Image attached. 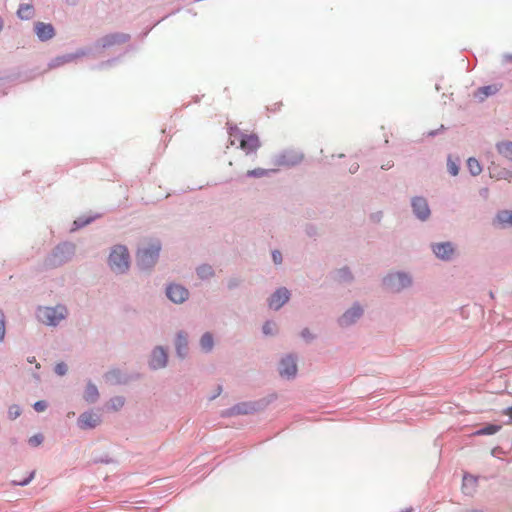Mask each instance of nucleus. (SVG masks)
Listing matches in <instances>:
<instances>
[{
  "label": "nucleus",
  "mask_w": 512,
  "mask_h": 512,
  "mask_svg": "<svg viewBox=\"0 0 512 512\" xmlns=\"http://www.w3.org/2000/svg\"><path fill=\"white\" fill-rule=\"evenodd\" d=\"M277 399L276 393H271L266 397L255 401H243L222 411L223 417H232L237 415H249L265 410L271 403Z\"/></svg>",
  "instance_id": "nucleus-1"
},
{
  "label": "nucleus",
  "mask_w": 512,
  "mask_h": 512,
  "mask_svg": "<svg viewBox=\"0 0 512 512\" xmlns=\"http://www.w3.org/2000/svg\"><path fill=\"white\" fill-rule=\"evenodd\" d=\"M162 244L159 240L150 242L147 246L138 248L136 253V265L141 271H151L156 265Z\"/></svg>",
  "instance_id": "nucleus-2"
},
{
  "label": "nucleus",
  "mask_w": 512,
  "mask_h": 512,
  "mask_svg": "<svg viewBox=\"0 0 512 512\" xmlns=\"http://www.w3.org/2000/svg\"><path fill=\"white\" fill-rule=\"evenodd\" d=\"M76 246L72 242L64 241L57 244L45 259L49 268H57L67 263L75 254Z\"/></svg>",
  "instance_id": "nucleus-3"
},
{
  "label": "nucleus",
  "mask_w": 512,
  "mask_h": 512,
  "mask_svg": "<svg viewBox=\"0 0 512 512\" xmlns=\"http://www.w3.org/2000/svg\"><path fill=\"white\" fill-rule=\"evenodd\" d=\"M67 315L68 311L64 305L39 306L35 312L37 320L50 327L58 326L61 320L66 319Z\"/></svg>",
  "instance_id": "nucleus-4"
},
{
  "label": "nucleus",
  "mask_w": 512,
  "mask_h": 512,
  "mask_svg": "<svg viewBox=\"0 0 512 512\" xmlns=\"http://www.w3.org/2000/svg\"><path fill=\"white\" fill-rule=\"evenodd\" d=\"M108 266L116 274H126L130 268V254L125 245H115L108 256Z\"/></svg>",
  "instance_id": "nucleus-5"
},
{
  "label": "nucleus",
  "mask_w": 512,
  "mask_h": 512,
  "mask_svg": "<svg viewBox=\"0 0 512 512\" xmlns=\"http://www.w3.org/2000/svg\"><path fill=\"white\" fill-rule=\"evenodd\" d=\"M382 286L392 293H400L412 286V276L405 271L390 272L382 278Z\"/></svg>",
  "instance_id": "nucleus-6"
},
{
  "label": "nucleus",
  "mask_w": 512,
  "mask_h": 512,
  "mask_svg": "<svg viewBox=\"0 0 512 512\" xmlns=\"http://www.w3.org/2000/svg\"><path fill=\"white\" fill-rule=\"evenodd\" d=\"M304 159V154L295 149H285L272 158V163L278 167H294Z\"/></svg>",
  "instance_id": "nucleus-7"
},
{
  "label": "nucleus",
  "mask_w": 512,
  "mask_h": 512,
  "mask_svg": "<svg viewBox=\"0 0 512 512\" xmlns=\"http://www.w3.org/2000/svg\"><path fill=\"white\" fill-rule=\"evenodd\" d=\"M168 359V348L162 345H157L150 352L148 367L152 371L164 369L168 365Z\"/></svg>",
  "instance_id": "nucleus-8"
},
{
  "label": "nucleus",
  "mask_w": 512,
  "mask_h": 512,
  "mask_svg": "<svg viewBox=\"0 0 512 512\" xmlns=\"http://www.w3.org/2000/svg\"><path fill=\"white\" fill-rule=\"evenodd\" d=\"M104 380L110 385H126L140 378L139 373H127L120 368H112L104 374Z\"/></svg>",
  "instance_id": "nucleus-9"
},
{
  "label": "nucleus",
  "mask_w": 512,
  "mask_h": 512,
  "mask_svg": "<svg viewBox=\"0 0 512 512\" xmlns=\"http://www.w3.org/2000/svg\"><path fill=\"white\" fill-rule=\"evenodd\" d=\"M364 314V309L359 302H354L337 320L340 327L346 328L355 324Z\"/></svg>",
  "instance_id": "nucleus-10"
},
{
  "label": "nucleus",
  "mask_w": 512,
  "mask_h": 512,
  "mask_svg": "<svg viewBox=\"0 0 512 512\" xmlns=\"http://www.w3.org/2000/svg\"><path fill=\"white\" fill-rule=\"evenodd\" d=\"M131 36L127 33L114 32L106 34L94 42L95 48L106 49L114 45H120L127 43Z\"/></svg>",
  "instance_id": "nucleus-11"
},
{
  "label": "nucleus",
  "mask_w": 512,
  "mask_h": 512,
  "mask_svg": "<svg viewBox=\"0 0 512 512\" xmlns=\"http://www.w3.org/2000/svg\"><path fill=\"white\" fill-rule=\"evenodd\" d=\"M413 215L420 221L425 222L431 216V209L427 199L423 196H414L410 201Z\"/></svg>",
  "instance_id": "nucleus-12"
},
{
  "label": "nucleus",
  "mask_w": 512,
  "mask_h": 512,
  "mask_svg": "<svg viewBox=\"0 0 512 512\" xmlns=\"http://www.w3.org/2000/svg\"><path fill=\"white\" fill-rule=\"evenodd\" d=\"M278 372L281 377L286 379H293L297 374V356L294 354H287L282 357L279 365Z\"/></svg>",
  "instance_id": "nucleus-13"
},
{
  "label": "nucleus",
  "mask_w": 512,
  "mask_h": 512,
  "mask_svg": "<svg viewBox=\"0 0 512 512\" xmlns=\"http://www.w3.org/2000/svg\"><path fill=\"white\" fill-rule=\"evenodd\" d=\"M430 246L434 255L445 262L451 261L456 252L455 245L451 241L431 243Z\"/></svg>",
  "instance_id": "nucleus-14"
},
{
  "label": "nucleus",
  "mask_w": 512,
  "mask_h": 512,
  "mask_svg": "<svg viewBox=\"0 0 512 512\" xmlns=\"http://www.w3.org/2000/svg\"><path fill=\"white\" fill-rule=\"evenodd\" d=\"M91 51V48H79L75 52L56 56L50 60L48 67L51 69L58 68L66 63H70L78 58L89 55Z\"/></svg>",
  "instance_id": "nucleus-15"
},
{
  "label": "nucleus",
  "mask_w": 512,
  "mask_h": 512,
  "mask_svg": "<svg viewBox=\"0 0 512 512\" xmlns=\"http://www.w3.org/2000/svg\"><path fill=\"white\" fill-rule=\"evenodd\" d=\"M239 147L246 155L255 154L261 147V141L256 133H240Z\"/></svg>",
  "instance_id": "nucleus-16"
},
{
  "label": "nucleus",
  "mask_w": 512,
  "mask_h": 512,
  "mask_svg": "<svg viewBox=\"0 0 512 512\" xmlns=\"http://www.w3.org/2000/svg\"><path fill=\"white\" fill-rule=\"evenodd\" d=\"M102 422L101 415L93 410H86L77 419V426L81 430H92Z\"/></svg>",
  "instance_id": "nucleus-17"
},
{
  "label": "nucleus",
  "mask_w": 512,
  "mask_h": 512,
  "mask_svg": "<svg viewBox=\"0 0 512 512\" xmlns=\"http://www.w3.org/2000/svg\"><path fill=\"white\" fill-rule=\"evenodd\" d=\"M290 297L291 293L286 287H279L269 296L268 306L278 311L290 300Z\"/></svg>",
  "instance_id": "nucleus-18"
},
{
  "label": "nucleus",
  "mask_w": 512,
  "mask_h": 512,
  "mask_svg": "<svg viewBox=\"0 0 512 512\" xmlns=\"http://www.w3.org/2000/svg\"><path fill=\"white\" fill-rule=\"evenodd\" d=\"M166 296L171 302L181 304L188 299L189 291L180 284L170 283L166 287Z\"/></svg>",
  "instance_id": "nucleus-19"
},
{
  "label": "nucleus",
  "mask_w": 512,
  "mask_h": 512,
  "mask_svg": "<svg viewBox=\"0 0 512 512\" xmlns=\"http://www.w3.org/2000/svg\"><path fill=\"white\" fill-rule=\"evenodd\" d=\"M33 31L40 42H47L56 35V29L53 24L41 21L34 23Z\"/></svg>",
  "instance_id": "nucleus-20"
},
{
  "label": "nucleus",
  "mask_w": 512,
  "mask_h": 512,
  "mask_svg": "<svg viewBox=\"0 0 512 512\" xmlns=\"http://www.w3.org/2000/svg\"><path fill=\"white\" fill-rule=\"evenodd\" d=\"M188 335L183 330L177 332L175 337V352L179 359L184 360L189 353Z\"/></svg>",
  "instance_id": "nucleus-21"
},
{
  "label": "nucleus",
  "mask_w": 512,
  "mask_h": 512,
  "mask_svg": "<svg viewBox=\"0 0 512 512\" xmlns=\"http://www.w3.org/2000/svg\"><path fill=\"white\" fill-rule=\"evenodd\" d=\"M492 225L498 229L512 228V210H498L492 219Z\"/></svg>",
  "instance_id": "nucleus-22"
},
{
  "label": "nucleus",
  "mask_w": 512,
  "mask_h": 512,
  "mask_svg": "<svg viewBox=\"0 0 512 512\" xmlns=\"http://www.w3.org/2000/svg\"><path fill=\"white\" fill-rule=\"evenodd\" d=\"M501 89V85L493 83L489 85H483L479 87L475 93L474 96L477 98L480 102L484 101L486 98L493 96L497 94Z\"/></svg>",
  "instance_id": "nucleus-23"
},
{
  "label": "nucleus",
  "mask_w": 512,
  "mask_h": 512,
  "mask_svg": "<svg viewBox=\"0 0 512 512\" xmlns=\"http://www.w3.org/2000/svg\"><path fill=\"white\" fill-rule=\"evenodd\" d=\"M478 477L465 472L462 478V491L465 495H472L477 487Z\"/></svg>",
  "instance_id": "nucleus-24"
},
{
  "label": "nucleus",
  "mask_w": 512,
  "mask_h": 512,
  "mask_svg": "<svg viewBox=\"0 0 512 512\" xmlns=\"http://www.w3.org/2000/svg\"><path fill=\"white\" fill-rule=\"evenodd\" d=\"M83 399L89 403L94 404L99 399V391L97 386L89 380L83 393Z\"/></svg>",
  "instance_id": "nucleus-25"
},
{
  "label": "nucleus",
  "mask_w": 512,
  "mask_h": 512,
  "mask_svg": "<svg viewBox=\"0 0 512 512\" xmlns=\"http://www.w3.org/2000/svg\"><path fill=\"white\" fill-rule=\"evenodd\" d=\"M502 426L497 423H485L473 432L474 436H490L500 431Z\"/></svg>",
  "instance_id": "nucleus-26"
},
{
  "label": "nucleus",
  "mask_w": 512,
  "mask_h": 512,
  "mask_svg": "<svg viewBox=\"0 0 512 512\" xmlns=\"http://www.w3.org/2000/svg\"><path fill=\"white\" fill-rule=\"evenodd\" d=\"M17 17L21 20H30L35 14V9L31 3H21L16 12Z\"/></svg>",
  "instance_id": "nucleus-27"
},
{
  "label": "nucleus",
  "mask_w": 512,
  "mask_h": 512,
  "mask_svg": "<svg viewBox=\"0 0 512 512\" xmlns=\"http://www.w3.org/2000/svg\"><path fill=\"white\" fill-rule=\"evenodd\" d=\"M497 152L505 159L512 161V141L505 140L496 144Z\"/></svg>",
  "instance_id": "nucleus-28"
},
{
  "label": "nucleus",
  "mask_w": 512,
  "mask_h": 512,
  "mask_svg": "<svg viewBox=\"0 0 512 512\" xmlns=\"http://www.w3.org/2000/svg\"><path fill=\"white\" fill-rule=\"evenodd\" d=\"M489 173L492 178H495L497 180H510L512 179V171L506 168L501 167H492L489 168Z\"/></svg>",
  "instance_id": "nucleus-29"
},
{
  "label": "nucleus",
  "mask_w": 512,
  "mask_h": 512,
  "mask_svg": "<svg viewBox=\"0 0 512 512\" xmlns=\"http://www.w3.org/2000/svg\"><path fill=\"white\" fill-rule=\"evenodd\" d=\"M200 347L203 352L209 353L214 347V337L211 332H205L200 338Z\"/></svg>",
  "instance_id": "nucleus-30"
},
{
  "label": "nucleus",
  "mask_w": 512,
  "mask_h": 512,
  "mask_svg": "<svg viewBox=\"0 0 512 512\" xmlns=\"http://www.w3.org/2000/svg\"><path fill=\"white\" fill-rule=\"evenodd\" d=\"M277 172V169L254 168L246 172L248 178L269 177Z\"/></svg>",
  "instance_id": "nucleus-31"
},
{
  "label": "nucleus",
  "mask_w": 512,
  "mask_h": 512,
  "mask_svg": "<svg viewBox=\"0 0 512 512\" xmlns=\"http://www.w3.org/2000/svg\"><path fill=\"white\" fill-rule=\"evenodd\" d=\"M196 274L201 280H208L214 276V269L209 264H202L196 268Z\"/></svg>",
  "instance_id": "nucleus-32"
},
{
  "label": "nucleus",
  "mask_w": 512,
  "mask_h": 512,
  "mask_svg": "<svg viewBox=\"0 0 512 512\" xmlns=\"http://www.w3.org/2000/svg\"><path fill=\"white\" fill-rule=\"evenodd\" d=\"M336 279L339 282H352L354 279V276L348 266L341 267L336 270Z\"/></svg>",
  "instance_id": "nucleus-33"
},
{
  "label": "nucleus",
  "mask_w": 512,
  "mask_h": 512,
  "mask_svg": "<svg viewBox=\"0 0 512 512\" xmlns=\"http://www.w3.org/2000/svg\"><path fill=\"white\" fill-rule=\"evenodd\" d=\"M97 215L95 216H81V217H78L77 219H75L73 221V224H72V230L75 231V230H79L89 224H91L95 219H96Z\"/></svg>",
  "instance_id": "nucleus-34"
},
{
  "label": "nucleus",
  "mask_w": 512,
  "mask_h": 512,
  "mask_svg": "<svg viewBox=\"0 0 512 512\" xmlns=\"http://www.w3.org/2000/svg\"><path fill=\"white\" fill-rule=\"evenodd\" d=\"M467 168L472 176H478L483 170L482 165L475 157L468 158Z\"/></svg>",
  "instance_id": "nucleus-35"
},
{
  "label": "nucleus",
  "mask_w": 512,
  "mask_h": 512,
  "mask_svg": "<svg viewBox=\"0 0 512 512\" xmlns=\"http://www.w3.org/2000/svg\"><path fill=\"white\" fill-rule=\"evenodd\" d=\"M447 168H448V172L452 176H457L459 174V171H460V161H459V159L457 158L456 160H453L452 157L449 155L448 159H447Z\"/></svg>",
  "instance_id": "nucleus-36"
},
{
  "label": "nucleus",
  "mask_w": 512,
  "mask_h": 512,
  "mask_svg": "<svg viewBox=\"0 0 512 512\" xmlns=\"http://www.w3.org/2000/svg\"><path fill=\"white\" fill-rule=\"evenodd\" d=\"M120 57H113L108 60L101 61L91 67L93 70H105L114 65L116 62L119 61Z\"/></svg>",
  "instance_id": "nucleus-37"
},
{
  "label": "nucleus",
  "mask_w": 512,
  "mask_h": 512,
  "mask_svg": "<svg viewBox=\"0 0 512 512\" xmlns=\"http://www.w3.org/2000/svg\"><path fill=\"white\" fill-rule=\"evenodd\" d=\"M262 333L265 336H274L276 334V324L273 320H266L262 326Z\"/></svg>",
  "instance_id": "nucleus-38"
},
{
  "label": "nucleus",
  "mask_w": 512,
  "mask_h": 512,
  "mask_svg": "<svg viewBox=\"0 0 512 512\" xmlns=\"http://www.w3.org/2000/svg\"><path fill=\"white\" fill-rule=\"evenodd\" d=\"M34 477H35V471H31L26 477L22 478L21 480H13L11 482V484L13 486L25 487L30 484V482L34 479Z\"/></svg>",
  "instance_id": "nucleus-39"
},
{
  "label": "nucleus",
  "mask_w": 512,
  "mask_h": 512,
  "mask_svg": "<svg viewBox=\"0 0 512 512\" xmlns=\"http://www.w3.org/2000/svg\"><path fill=\"white\" fill-rule=\"evenodd\" d=\"M92 462L94 464H115L117 461L110 457L108 454L101 455L98 457L93 458Z\"/></svg>",
  "instance_id": "nucleus-40"
},
{
  "label": "nucleus",
  "mask_w": 512,
  "mask_h": 512,
  "mask_svg": "<svg viewBox=\"0 0 512 512\" xmlns=\"http://www.w3.org/2000/svg\"><path fill=\"white\" fill-rule=\"evenodd\" d=\"M21 413H22V409L17 404H12L8 408V418L10 420H15L16 418H18L21 415Z\"/></svg>",
  "instance_id": "nucleus-41"
},
{
  "label": "nucleus",
  "mask_w": 512,
  "mask_h": 512,
  "mask_svg": "<svg viewBox=\"0 0 512 512\" xmlns=\"http://www.w3.org/2000/svg\"><path fill=\"white\" fill-rule=\"evenodd\" d=\"M44 441V436L42 433H36L34 434L33 436H31L29 439H28V444L32 447H37L39 446L40 444H42Z\"/></svg>",
  "instance_id": "nucleus-42"
},
{
  "label": "nucleus",
  "mask_w": 512,
  "mask_h": 512,
  "mask_svg": "<svg viewBox=\"0 0 512 512\" xmlns=\"http://www.w3.org/2000/svg\"><path fill=\"white\" fill-rule=\"evenodd\" d=\"M242 282V279H240L239 277L237 276H232L230 277L228 280H227V288L229 290H233V289H236L237 287L240 286Z\"/></svg>",
  "instance_id": "nucleus-43"
},
{
  "label": "nucleus",
  "mask_w": 512,
  "mask_h": 512,
  "mask_svg": "<svg viewBox=\"0 0 512 512\" xmlns=\"http://www.w3.org/2000/svg\"><path fill=\"white\" fill-rule=\"evenodd\" d=\"M68 371V366L65 362H59L54 367V372L58 376H64Z\"/></svg>",
  "instance_id": "nucleus-44"
},
{
  "label": "nucleus",
  "mask_w": 512,
  "mask_h": 512,
  "mask_svg": "<svg viewBox=\"0 0 512 512\" xmlns=\"http://www.w3.org/2000/svg\"><path fill=\"white\" fill-rule=\"evenodd\" d=\"M6 327H5V315L2 310H0V342H2L5 338Z\"/></svg>",
  "instance_id": "nucleus-45"
},
{
  "label": "nucleus",
  "mask_w": 512,
  "mask_h": 512,
  "mask_svg": "<svg viewBox=\"0 0 512 512\" xmlns=\"http://www.w3.org/2000/svg\"><path fill=\"white\" fill-rule=\"evenodd\" d=\"M300 336L308 343L316 338V336L313 333H311L309 328H303L300 332Z\"/></svg>",
  "instance_id": "nucleus-46"
},
{
  "label": "nucleus",
  "mask_w": 512,
  "mask_h": 512,
  "mask_svg": "<svg viewBox=\"0 0 512 512\" xmlns=\"http://www.w3.org/2000/svg\"><path fill=\"white\" fill-rule=\"evenodd\" d=\"M48 402L46 400H38L33 404V409L36 412H43L47 409Z\"/></svg>",
  "instance_id": "nucleus-47"
},
{
  "label": "nucleus",
  "mask_w": 512,
  "mask_h": 512,
  "mask_svg": "<svg viewBox=\"0 0 512 512\" xmlns=\"http://www.w3.org/2000/svg\"><path fill=\"white\" fill-rule=\"evenodd\" d=\"M445 130H447V127L445 125L441 124L439 128L430 130L427 133H425L424 135L426 137H436L439 134H441L442 132H444Z\"/></svg>",
  "instance_id": "nucleus-48"
},
{
  "label": "nucleus",
  "mask_w": 512,
  "mask_h": 512,
  "mask_svg": "<svg viewBox=\"0 0 512 512\" xmlns=\"http://www.w3.org/2000/svg\"><path fill=\"white\" fill-rule=\"evenodd\" d=\"M272 261L275 265H279L283 261L282 253L275 249L271 252Z\"/></svg>",
  "instance_id": "nucleus-49"
},
{
  "label": "nucleus",
  "mask_w": 512,
  "mask_h": 512,
  "mask_svg": "<svg viewBox=\"0 0 512 512\" xmlns=\"http://www.w3.org/2000/svg\"><path fill=\"white\" fill-rule=\"evenodd\" d=\"M111 401H112V406L115 410L122 408L125 403L124 398L121 396H117V397L111 399Z\"/></svg>",
  "instance_id": "nucleus-50"
},
{
  "label": "nucleus",
  "mask_w": 512,
  "mask_h": 512,
  "mask_svg": "<svg viewBox=\"0 0 512 512\" xmlns=\"http://www.w3.org/2000/svg\"><path fill=\"white\" fill-rule=\"evenodd\" d=\"M240 133H243L238 127L237 125H229L228 127V134L230 137H238V139L240 138Z\"/></svg>",
  "instance_id": "nucleus-51"
},
{
  "label": "nucleus",
  "mask_w": 512,
  "mask_h": 512,
  "mask_svg": "<svg viewBox=\"0 0 512 512\" xmlns=\"http://www.w3.org/2000/svg\"><path fill=\"white\" fill-rule=\"evenodd\" d=\"M305 232L309 237H315L317 236V227L313 224H307L305 228Z\"/></svg>",
  "instance_id": "nucleus-52"
},
{
  "label": "nucleus",
  "mask_w": 512,
  "mask_h": 512,
  "mask_svg": "<svg viewBox=\"0 0 512 512\" xmlns=\"http://www.w3.org/2000/svg\"><path fill=\"white\" fill-rule=\"evenodd\" d=\"M382 219V212L378 211L376 213L371 214V220L373 222H380Z\"/></svg>",
  "instance_id": "nucleus-53"
},
{
  "label": "nucleus",
  "mask_w": 512,
  "mask_h": 512,
  "mask_svg": "<svg viewBox=\"0 0 512 512\" xmlns=\"http://www.w3.org/2000/svg\"><path fill=\"white\" fill-rule=\"evenodd\" d=\"M282 106V102H277L273 104L271 107H268V110L275 113L280 110V107Z\"/></svg>",
  "instance_id": "nucleus-54"
},
{
  "label": "nucleus",
  "mask_w": 512,
  "mask_h": 512,
  "mask_svg": "<svg viewBox=\"0 0 512 512\" xmlns=\"http://www.w3.org/2000/svg\"><path fill=\"white\" fill-rule=\"evenodd\" d=\"M358 169H359V164H358V163H353V164L350 166V168H349V172H350L351 174H354V173H356V172L358 171Z\"/></svg>",
  "instance_id": "nucleus-55"
},
{
  "label": "nucleus",
  "mask_w": 512,
  "mask_h": 512,
  "mask_svg": "<svg viewBox=\"0 0 512 512\" xmlns=\"http://www.w3.org/2000/svg\"><path fill=\"white\" fill-rule=\"evenodd\" d=\"M222 392V386L218 385L217 390H215V394L210 397L211 400L215 399Z\"/></svg>",
  "instance_id": "nucleus-56"
},
{
  "label": "nucleus",
  "mask_w": 512,
  "mask_h": 512,
  "mask_svg": "<svg viewBox=\"0 0 512 512\" xmlns=\"http://www.w3.org/2000/svg\"><path fill=\"white\" fill-rule=\"evenodd\" d=\"M65 2L68 6L74 7V6L78 5L79 0H65Z\"/></svg>",
  "instance_id": "nucleus-57"
},
{
  "label": "nucleus",
  "mask_w": 512,
  "mask_h": 512,
  "mask_svg": "<svg viewBox=\"0 0 512 512\" xmlns=\"http://www.w3.org/2000/svg\"><path fill=\"white\" fill-rule=\"evenodd\" d=\"M504 413L505 415L509 416L511 419H512V405L507 407L505 410H504Z\"/></svg>",
  "instance_id": "nucleus-58"
},
{
  "label": "nucleus",
  "mask_w": 512,
  "mask_h": 512,
  "mask_svg": "<svg viewBox=\"0 0 512 512\" xmlns=\"http://www.w3.org/2000/svg\"><path fill=\"white\" fill-rule=\"evenodd\" d=\"M151 29H152V27L147 28L145 31H143V32L141 33V37H142V38H145V37L150 33Z\"/></svg>",
  "instance_id": "nucleus-59"
},
{
  "label": "nucleus",
  "mask_w": 512,
  "mask_h": 512,
  "mask_svg": "<svg viewBox=\"0 0 512 512\" xmlns=\"http://www.w3.org/2000/svg\"><path fill=\"white\" fill-rule=\"evenodd\" d=\"M393 166V164L391 162H388V163H385V165H382V169L384 170H388L390 169L391 167Z\"/></svg>",
  "instance_id": "nucleus-60"
},
{
  "label": "nucleus",
  "mask_w": 512,
  "mask_h": 512,
  "mask_svg": "<svg viewBox=\"0 0 512 512\" xmlns=\"http://www.w3.org/2000/svg\"><path fill=\"white\" fill-rule=\"evenodd\" d=\"M10 443L12 445H17L18 444V439L16 437H12V438H10Z\"/></svg>",
  "instance_id": "nucleus-61"
},
{
  "label": "nucleus",
  "mask_w": 512,
  "mask_h": 512,
  "mask_svg": "<svg viewBox=\"0 0 512 512\" xmlns=\"http://www.w3.org/2000/svg\"><path fill=\"white\" fill-rule=\"evenodd\" d=\"M504 57L507 61L512 62V54H506Z\"/></svg>",
  "instance_id": "nucleus-62"
},
{
  "label": "nucleus",
  "mask_w": 512,
  "mask_h": 512,
  "mask_svg": "<svg viewBox=\"0 0 512 512\" xmlns=\"http://www.w3.org/2000/svg\"><path fill=\"white\" fill-rule=\"evenodd\" d=\"M412 511H413L412 508H406V509L402 510L401 512H412Z\"/></svg>",
  "instance_id": "nucleus-63"
},
{
  "label": "nucleus",
  "mask_w": 512,
  "mask_h": 512,
  "mask_svg": "<svg viewBox=\"0 0 512 512\" xmlns=\"http://www.w3.org/2000/svg\"><path fill=\"white\" fill-rule=\"evenodd\" d=\"M28 361L32 363L33 361H35V357H32L31 359L29 358Z\"/></svg>",
  "instance_id": "nucleus-64"
}]
</instances>
